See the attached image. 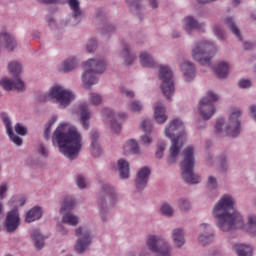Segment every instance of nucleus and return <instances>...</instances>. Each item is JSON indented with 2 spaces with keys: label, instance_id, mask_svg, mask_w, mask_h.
Here are the masks:
<instances>
[{
  "label": "nucleus",
  "instance_id": "obj_1",
  "mask_svg": "<svg viewBox=\"0 0 256 256\" xmlns=\"http://www.w3.org/2000/svg\"><path fill=\"white\" fill-rule=\"evenodd\" d=\"M212 215L220 231L227 233L237 229H243L252 237L256 236V216L248 215L247 222L243 216L235 209V198L231 194H224L214 205Z\"/></svg>",
  "mask_w": 256,
  "mask_h": 256
},
{
  "label": "nucleus",
  "instance_id": "obj_2",
  "mask_svg": "<svg viewBox=\"0 0 256 256\" xmlns=\"http://www.w3.org/2000/svg\"><path fill=\"white\" fill-rule=\"evenodd\" d=\"M52 141L57 142L60 153L70 161L79 157L83 149V136L71 123H60L53 133Z\"/></svg>",
  "mask_w": 256,
  "mask_h": 256
},
{
  "label": "nucleus",
  "instance_id": "obj_3",
  "mask_svg": "<svg viewBox=\"0 0 256 256\" xmlns=\"http://www.w3.org/2000/svg\"><path fill=\"white\" fill-rule=\"evenodd\" d=\"M164 135L172 141L169 149L170 156L167 159V163L168 165H173V163H177V157H179L181 147H183L185 141V125H183L181 120L174 119L169 122L168 126H166Z\"/></svg>",
  "mask_w": 256,
  "mask_h": 256
},
{
  "label": "nucleus",
  "instance_id": "obj_4",
  "mask_svg": "<svg viewBox=\"0 0 256 256\" xmlns=\"http://www.w3.org/2000/svg\"><path fill=\"white\" fill-rule=\"evenodd\" d=\"M117 192L111 184H102L101 190L98 194V211L101 221L106 223L111 219V212L109 207H113L117 203Z\"/></svg>",
  "mask_w": 256,
  "mask_h": 256
},
{
  "label": "nucleus",
  "instance_id": "obj_5",
  "mask_svg": "<svg viewBox=\"0 0 256 256\" xmlns=\"http://www.w3.org/2000/svg\"><path fill=\"white\" fill-rule=\"evenodd\" d=\"M107 69V60L103 58H90L85 63L84 72L82 73V83L85 89L97 85L99 78L97 75L105 73Z\"/></svg>",
  "mask_w": 256,
  "mask_h": 256
},
{
  "label": "nucleus",
  "instance_id": "obj_6",
  "mask_svg": "<svg viewBox=\"0 0 256 256\" xmlns=\"http://www.w3.org/2000/svg\"><path fill=\"white\" fill-rule=\"evenodd\" d=\"M52 99L56 101L60 109H66V107H69L75 101V93L61 85H54L50 88L49 93L38 96L37 101L43 103Z\"/></svg>",
  "mask_w": 256,
  "mask_h": 256
},
{
  "label": "nucleus",
  "instance_id": "obj_7",
  "mask_svg": "<svg viewBox=\"0 0 256 256\" xmlns=\"http://www.w3.org/2000/svg\"><path fill=\"white\" fill-rule=\"evenodd\" d=\"M183 161L180 164L182 171V179L188 185H197L201 183V178L199 175L193 172L195 167V149L188 146L182 152Z\"/></svg>",
  "mask_w": 256,
  "mask_h": 256
},
{
  "label": "nucleus",
  "instance_id": "obj_8",
  "mask_svg": "<svg viewBox=\"0 0 256 256\" xmlns=\"http://www.w3.org/2000/svg\"><path fill=\"white\" fill-rule=\"evenodd\" d=\"M191 51L194 61L206 67L211 66V59L217 55V47L209 40L196 41Z\"/></svg>",
  "mask_w": 256,
  "mask_h": 256
},
{
  "label": "nucleus",
  "instance_id": "obj_9",
  "mask_svg": "<svg viewBox=\"0 0 256 256\" xmlns=\"http://www.w3.org/2000/svg\"><path fill=\"white\" fill-rule=\"evenodd\" d=\"M241 110H234L228 117L227 122L225 119L219 118L216 121V133L217 135H229L230 137H237L241 133Z\"/></svg>",
  "mask_w": 256,
  "mask_h": 256
},
{
  "label": "nucleus",
  "instance_id": "obj_10",
  "mask_svg": "<svg viewBox=\"0 0 256 256\" xmlns=\"http://www.w3.org/2000/svg\"><path fill=\"white\" fill-rule=\"evenodd\" d=\"M146 247L156 256H171L173 248L163 236L149 234L146 238Z\"/></svg>",
  "mask_w": 256,
  "mask_h": 256
},
{
  "label": "nucleus",
  "instance_id": "obj_11",
  "mask_svg": "<svg viewBox=\"0 0 256 256\" xmlns=\"http://www.w3.org/2000/svg\"><path fill=\"white\" fill-rule=\"evenodd\" d=\"M75 205H77V201L73 197H64L60 207L61 221L64 225H69L70 227H77L79 225V216L72 212L75 209Z\"/></svg>",
  "mask_w": 256,
  "mask_h": 256
},
{
  "label": "nucleus",
  "instance_id": "obj_12",
  "mask_svg": "<svg viewBox=\"0 0 256 256\" xmlns=\"http://www.w3.org/2000/svg\"><path fill=\"white\" fill-rule=\"evenodd\" d=\"M159 80L161 81V89L166 99L171 100L175 95V80H173V71L169 66L161 65L159 68Z\"/></svg>",
  "mask_w": 256,
  "mask_h": 256
},
{
  "label": "nucleus",
  "instance_id": "obj_13",
  "mask_svg": "<svg viewBox=\"0 0 256 256\" xmlns=\"http://www.w3.org/2000/svg\"><path fill=\"white\" fill-rule=\"evenodd\" d=\"M214 101H219V96L211 91H208L207 96L199 101L198 113L204 121H209L215 115Z\"/></svg>",
  "mask_w": 256,
  "mask_h": 256
},
{
  "label": "nucleus",
  "instance_id": "obj_14",
  "mask_svg": "<svg viewBox=\"0 0 256 256\" xmlns=\"http://www.w3.org/2000/svg\"><path fill=\"white\" fill-rule=\"evenodd\" d=\"M75 235L77 237L76 244L74 246L75 251H77V253L85 252L93 240L91 237V231H89L87 227L79 226L75 230Z\"/></svg>",
  "mask_w": 256,
  "mask_h": 256
},
{
  "label": "nucleus",
  "instance_id": "obj_15",
  "mask_svg": "<svg viewBox=\"0 0 256 256\" xmlns=\"http://www.w3.org/2000/svg\"><path fill=\"white\" fill-rule=\"evenodd\" d=\"M199 235L197 238L198 245L209 247L215 243V230L209 223H202L199 226Z\"/></svg>",
  "mask_w": 256,
  "mask_h": 256
},
{
  "label": "nucleus",
  "instance_id": "obj_16",
  "mask_svg": "<svg viewBox=\"0 0 256 256\" xmlns=\"http://www.w3.org/2000/svg\"><path fill=\"white\" fill-rule=\"evenodd\" d=\"M21 225V218L19 217V210L13 209L6 214L5 221L3 223L6 233H15Z\"/></svg>",
  "mask_w": 256,
  "mask_h": 256
},
{
  "label": "nucleus",
  "instance_id": "obj_17",
  "mask_svg": "<svg viewBox=\"0 0 256 256\" xmlns=\"http://www.w3.org/2000/svg\"><path fill=\"white\" fill-rule=\"evenodd\" d=\"M1 121L6 129L9 139L14 143V145H17V147H21L23 145V139L17 136V134H15L13 131V123L11 122V118L7 113L1 114Z\"/></svg>",
  "mask_w": 256,
  "mask_h": 256
},
{
  "label": "nucleus",
  "instance_id": "obj_18",
  "mask_svg": "<svg viewBox=\"0 0 256 256\" xmlns=\"http://www.w3.org/2000/svg\"><path fill=\"white\" fill-rule=\"evenodd\" d=\"M104 115H106L110 123L111 131H113V133H121V124H119L116 119L125 121V119H127V114L125 112H121L115 115V113L111 111V109L106 108L104 109Z\"/></svg>",
  "mask_w": 256,
  "mask_h": 256
},
{
  "label": "nucleus",
  "instance_id": "obj_19",
  "mask_svg": "<svg viewBox=\"0 0 256 256\" xmlns=\"http://www.w3.org/2000/svg\"><path fill=\"white\" fill-rule=\"evenodd\" d=\"M0 85L4 91H18L19 93L25 91V82H23L21 78L10 79L4 77L0 80Z\"/></svg>",
  "mask_w": 256,
  "mask_h": 256
},
{
  "label": "nucleus",
  "instance_id": "obj_20",
  "mask_svg": "<svg viewBox=\"0 0 256 256\" xmlns=\"http://www.w3.org/2000/svg\"><path fill=\"white\" fill-rule=\"evenodd\" d=\"M182 29L192 35L195 31H205V23H199L193 16H186L182 21Z\"/></svg>",
  "mask_w": 256,
  "mask_h": 256
},
{
  "label": "nucleus",
  "instance_id": "obj_21",
  "mask_svg": "<svg viewBox=\"0 0 256 256\" xmlns=\"http://www.w3.org/2000/svg\"><path fill=\"white\" fill-rule=\"evenodd\" d=\"M180 70L183 73V78L186 83H191L195 79V73H197V68L195 64L191 61L183 59L179 62Z\"/></svg>",
  "mask_w": 256,
  "mask_h": 256
},
{
  "label": "nucleus",
  "instance_id": "obj_22",
  "mask_svg": "<svg viewBox=\"0 0 256 256\" xmlns=\"http://www.w3.org/2000/svg\"><path fill=\"white\" fill-rule=\"evenodd\" d=\"M151 175V169L144 166L138 170L135 178V187L137 191H143L147 188V183H149V176Z\"/></svg>",
  "mask_w": 256,
  "mask_h": 256
},
{
  "label": "nucleus",
  "instance_id": "obj_23",
  "mask_svg": "<svg viewBox=\"0 0 256 256\" xmlns=\"http://www.w3.org/2000/svg\"><path fill=\"white\" fill-rule=\"evenodd\" d=\"M18 44L15 37L7 32L0 33V51L6 49V51H15L17 49Z\"/></svg>",
  "mask_w": 256,
  "mask_h": 256
},
{
  "label": "nucleus",
  "instance_id": "obj_24",
  "mask_svg": "<svg viewBox=\"0 0 256 256\" xmlns=\"http://www.w3.org/2000/svg\"><path fill=\"white\" fill-rule=\"evenodd\" d=\"M77 114L80 115V124L82 125L83 129L88 131L91 121V111H89V105L85 102L79 104L77 109Z\"/></svg>",
  "mask_w": 256,
  "mask_h": 256
},
{
  "label": "nucleus",
  "instance_id": "obj_25",
  "mask_svg": "<svg viewBox=\"0 0 256 256\" xmlns=\"http://www.w3.org/2000/svg\"><path fill=\"white\" fill-rule=\"evenodd\" d=\"M118 60L124 65H131L135 61V54L131 53V46L129 44H122V48L118 54Z\"/></svg>",
  "mask_w": 256,
  "mask_h": 256
},
{
  "label": "nucleus",
  "instance_id": "obj_26",
  "mask_svg": "<svg viewBox=\"0 0 256 256\" xmlns=\"http://www.w3.org/2000/svg\"><path fill=\"white\" fill-rule=\"evenodd\" d=\"M232 251H234V253H236L237 256H253L255 249L251 244L234 243L232 245Z\"/></svg>",
  "mask_w": 256,
  "mask_h": 256
},
{
  "label": "nucleus",
  "instance_id": "obj_27",
  "mask_svg": "<svg viewBox=\"0 0 256 256\" xmlns=\"http://www.w3.org/2000/svg\"><path fill=\"white\" fill-rule=\"evenodd\" d=\"M154 119L158 125H163V123L167 122L168 117L165 113V106L161 102L154 104Z\"/></svg>",
  "mask_w": 256,
  "mask_h": 256
},
{
  "label": "nucleus",
  "instance_id": "obj_28",
  "mask_svg": "<svg viewBox=\"0 0 256 256\" xmlns=\"http://www.w3.org/2000/svg\"><path fill=\"white\" fill-rule=\"evenodd\" d=\"M172 241L178 249L185 245V230L183 228H173L171 232Z\"/></svg>",
  "mask_w": 256,
  "mask_h": 256
},
{
  "label": "nucleus",
  "instance_id": "obj_29",
  "mask_svg": "<svg viewBox=\"0 0 256 256\" xmlns=\"http://www.w3.org/2000/svg\"><path fill=\"white\" fill-rule=\"evenodd\" d=\"M67 4L72 11V16L76 21H81L83 18V11L81 10V2L79 0H67Z\"/></svg>",
  "mask_w": 256,
  "mask_h": 256
},
{
  "label": "nucleus",
  "instance_id": "obj_30",
  "mask_svg": "<svg viewBox=\"0 0 256 256\" xmlns=\"http://www.w3.org/2000/svg\"><path fill=\"white\" fill-rule=\"evenodd\" d=\"M79 67V58L75 56H70L66 58L63 62L62 69L64 73H71V71H75Z\"/></svg>",
  "mask_w": 256,
  "mask_h": 256
},
{
  "label": "nucleus",
  "instance_id": "obj_31",
  "mask_svg": "<svg viewBox=\"0 0 256 256\" xmlns=\"http://www.w3.org/2000/svg\"><path fill=\"white\" fill-rule=\"evenodd\" d=\"M225 25L227 29H229V31H231V33L235 35L238 41H243V36H241V30H239V26H237V23H235L233 17H226Z\"/></svg>",
  "mask_w": 256,
  "mask_h": 256
},
{
  "label": "nucleus",
  "instance_id": "obj_32",
  "mask_svg": "<svg viewBox=\"0 0 256 256\" xmlns=\"http://www.w3.org/2000/svg\"><path fill=\"white\" fill-rule=\"evenodd\" d=\"M41 217H43V210L41 207L35 206L26 213L25 222L33 223V221H39Z\"/></svg>",
  "mask_w": 256,
  "mask_h": 256
},
{
  "label": "nucleus",
  "instance_id": "obj_33",
  "mask_svg": "<svg viewBox=\"0 0 256 256\" xmlns=\"http://www.w3.org/2000/svg\"><path fill=\"white\" fill-rule=\"evenodd\" d=\"M229 70V63L225 61L219 62L214 69L216 77H218V79H227L229 75Z\"/></svg>",
  "mask_w": 256,
  "mask_h": 256
},
{
  "label": "nucleus",
  "instance_id": "obj_34",
  "mask_svg": "<svg viewBox=\"0 0 256 256\" xmlns=\"http://www.w3.org/2000/svg\"><path fill=\"white\" fill-rule=\"evenodd\" d=\"M7 71L14 79H19V75L23 73V65H21L17 60H12L7 65Z\"/></svg>",
  "mask_w": 256,
  "mask_h": 256
},
{
  "label": "nucleus",
  "instance_id": "obj_35",
  "mask_svg": "<svg viewBox=\"0 0 256 256\" xmlns=\"http://www.w3.org/2000/svg\"><path fill=\"white\" fill-rule=\"evenodd\" d=\"M30 237L36 249H41L42 247H45V236L41 234V231H39L38 229L32 230V232L30 233Z\"/></svg>",
  "mask_w": 256,
  "mask_h": 256
},
{
  "label": "nucleus",
  "instance_id": "obj_36",
  "mask_svg": "<svg viewBox=\"0 0 256 256\" xmlns=\"http://www.w3.org/2000/svg\"><path fill=\"white\" fill-rule=\"evenodd\" d=\"M120 179H129V162L119 159L117 162Z\"/></svg>",
  "mask_w": 256,
  "mask_h": 256
},
{
  "label": "nucleus",
  "instance_id": "obj_37",
  "mask_svg": "<svg viewBox=\"0 0 256 256\" xmlns=\"http://www.w3.org/2000/svg\"><path fill=\"white\" fill-rule=\"evenodd\" d=\"M139 57L142 67H155V59L149 52H141Z\"/></svg>",
  "mask_w": 256,
  "mask_h": 256
},
{
  "label": "nucleus",
  "instance_id": "obj_38",
  "mask_svg": "<svg viewBox=\"0 0 256 256\" xmlns=\"http://www.w3.org/2000/svg\"><path fill=\"white\" fill-rule=\"evenodd\" d=\"M216 161L219 165V169L222 173H227L229 169V162L227 161V154L222 152L216 157Z\"/></svg>",
  "mask_w": 256,
  "mask_h": 256
},
{
  "label": "nucleus",
  "instance_id": "obj_39",
  "mask_svg": "<svg viewBox=\"0 0 256 256\" xmlns=\"http://www.w3.org/2000/svg\"><path fill=\"white\" fill-rule=\"evenodd\" d=\"M177 206L182 213H189L191 211V202L185 197L177 199Z\"/></svg>",
  "mask_w": 256,
  "mask_h": 256
},
{
  "label": "nucleus",
  "instance_id": "obj_40",
  "mask_svg": "<svg viewBox=\"0 0 256 256\" xmlns=\"http://www.w3.org/2000/svg\"><path fill=\"white\" fill-rule=\"evenodd\" d=\"M160 213L163 215V217L171 218L173 215H175V209H173V206H171L169 203H164L160 207Z\"/></svg>",
  "mask_w": 256,
  "mask_h": 256
},
{
  "label": "nucleus",
  "instance_id": "obj_41",
  "mask_svg": "<svg viewBox=\"0 0 256 256\" xmlns=\"http://www.w3.org/2000/svg\"><path fill=\"white\" fill-rule=\"evenodd\" d=\"M127 3L129 5L130 11L133 13H141L143 11V4L141 3V0H127Z\"/></svg>",
  "mask_w": 256,
  "mask_h": 256
},
{
  "label": "nucleus",
  "instance_id": "obj_42",
  "mask_svg": "<svg viewBox=\"0 0 256 256\" xmlns=\"http://www.w3.org/2000/svg\"><path fill=\"white\" fill-rule=\"evenodd\" d=\"M165 149H167V143L163 140H159L156 144V159H163V153H165Z\"/></svg>",
  "mask_w": 256,
  "mask_h": 256
},
{
  "label": "nucleus",
  "instance_id": "obj_43",
  "mask_svg": "<svg viewBox=\"0 0 256 256\" xmlns=\"http://www.w3.org/2000/svg\"><path fill=\"white\" fill-rule=\"evenodd\" d=\"M26 201L27 200L25 199L24 196L12 197L9 200L8 205H10V207H14V209H17V205H20V207H23Z\"/></svg>",
  "mask_w": 256,
  "mask_h": 256
},
{
  "label": "nucleus",
  "instance_id": "obj_44",
  "mask_svg": "<svg viewBox=\"0 0 256 256\" xmlns=\"http://www.w3.org/2000/svg\"><path fill=\"white\" fill-rule=\"evenodd\" d=\"M88 100L92 105H101V103H103V96L96 92H90Z\"/></svg>",
  "mask_w": 256,
  "mask_h": 256
},
{
  "label": "nucleus",
  "instance_id": "obj_45",
  "mask_svg": "<svg viewBox=\"0 0 256 256\" xmlns=\"http://www.w3.org/2000/svg\"><path fill=\"white\" fill-rule=\"evenodd\" d=\"M140 129H142L143 133H152L153 132V122H151V120L145 118L140 124Z\"/></svg>",
  "mask_w": 256,
  "mask_h": 256
},
{
  "label": "nucleus",
  "instance_id": "obj_46",
  "mask_svg": "<svg viewBox=\"0 0 256 256\" xmlns=\"http://www.w3.org/2000/svg\"><path fill=\"white\" fill-rule=\"evenodd\" d=\"M128 109L132 113H140L143 110V104L137 100H134L128 104Z\"/></svg>",
  "mask_w": 256,
  "mask_h": 256
},
{
  "label": "nucleus",
  "instance_id": "obj_47",
  "mask_svg": "<svg viewBox=\"0 0 256 256\" xmlns=\"http://www.w3.org/2000/svg\"><path fill=\"white\" fill-rule=\"evenodd\" d=\"M126 149L133 155H137L139 153V144H137V141L135 140H129L126 144Z\"/></svg>",
  "mask_w": 256,
  "mask_h": 256
},
{
  "label": "nucleus",
  "instance_id": "obj_48",
  "mask_svg": "<svg viewBox=\"0 0 256 256\" xmlns=\"http://www.w3.org/2000/svg\"><path fill=\"white\" fill-rule=\"evenodd\" d=\"M57 121V116H53L47 123V126L44 130V138L47 140L49 137H51V127H53V124Z\"/></svg>",
  "mask_w": 256,
  "mask_h": 256
},
{
  "label": "nucleus",
  "instance_id": "obj_49",
  "mask_svg": "<svg viewBox=\"0 0 256 256\" xmlns=\"http://www.w3.org/2000/svg\"><path fill=\"white\" fill-rule=\"evenodd\" d=\"M213 33L217 39H225V31H223V27L221 25H215L213 27Z\"/></svg>",
  "mask_w": 256,
  "mask_h": 256
},
{
  "label": "nucleus",
  "instance_id": "obj_50",
  "mask_svg": "<svg viewBox=\"0 0 256 256\" xmlns=\"http://www.w3.org/2000/svg\"><path fill=\"white\" fill-rule=\"evenodd\" d=\"M7 191H9V182L3 181L0 184V199L7 197Z\"/></svg>",
  "mask_w": 256,
  "mask_h": 256
},
{
  "label": "nucleus",
  "instance_id": "obj_51",
  "mask_svg": "<svg viewBox=\"0 0 256 256\" xmlns=\"http://www.w3.org/2000/svg\"><path fill=\"white\" fill-rule=\"evenodd\" d=\"M96 49H97V40H95L94 38L89 39L86 44V51L88 53H93V51H95Z\"/></svg>",
  "mask_w": 256,
  "mask_h": 256
},
{
  "label": "nucleus",
  "instance_id": "obj_52",
  "mask_svg": "<svg viewBox=\"0 0 256 256\" xmlns=\"http://www.w3.org/2000/svg\"><path fill=\"white\" fill-rule=\"evenodd\" d=\"M111 33H115V26L111 24H105L102 28V35H104L105 37H109Z\"/></svg>",
  "mask_w": 256,
  "mask_h": 256
},
{
  "label": "nucleus",
  "instance_id": "obj_53",
  "mask_svg": "<svg viewBox=\"0 0 256 256\" xmlns=\"http://www.w3.org/2000/svg\"><path fill=\"white\" fill-rule=\"evenodd\" d=\"M14 131L17 133V135H21L22 137H25V135H27V128L21 123H17L15 125Z\"/></svg>",
  "mask_w": 256,
  "mask_h": 256
},
{
  "label": "nucleus",
  "instance_id": "obj_54",
  "mask_svg": "<svg viewBox=\"0 0 256 256\" xmlns=\"http://www.w3.org/2000/svg\"><path fill=\"white\" fill-rule=\"evenodd\" d=\"M76 185L79 189H87V179L81 175H78L76 178Z\"/></svg>",
  "mask_w": 256,
  "mask_h": 256
},
{
  "label": "nucleus",
  "instance_id": "obj_55",
  "mask_svg": "<svg viewBox=\"0 0 256 256\" xmlns=\"http://www.w3.org/2000/svg\"><path fill=\"white\" fill-rule=\"evenodd\" d=\"M252 85L253 84L251 83V80H249V79H240L238 81V87L240 89H251Z\"/></svg>",
  "mask_w": 256,
  "mask_h": 256
},
{
  "label": "nucleus",
  "instance_id": "obj_56",
  "mask_svg": "<svg viewBox=\"0 0 256 256\" xmlns=\"http://www.w3.org/2000/svg\"><path fill=\"white\" fill-rule=\"evenodd\" d=\"M91 153L94 157H101L103 151L101 150V146L98 144H91Z\"/></svg>",
  "mask_w": 256,
  "mask_h": 256
},
{
  "label": "nucleus",
  "instance_id": "obj_57",
  "mask_svg": "<svg viewBox=\"0 0 256 256\" xmlns=\"http://www.w3.org/2000/svg\"><path fill=\"white\" fill-rule=\"evenodd\" d=\"M151 133H144V135L141 136V143L143 145H151L153 143V137L150 136Z\"/></svg>",
  "mask_w": 256,
  "mask_h": 256
},
{
  "label": "nucleus",
  "instance_id": "obj_58",
  "mask_svg": "<svg viewBox=\"0 0 256 256\" xmlns=\"http://www.w3.org/2000/svg\"><path fill=\"white\" fill-rule=\"evenodd\" d=\"M91 145L99 143V132L97 130H92L90 132Z\"/></svg>",
  "mask_w": 256,
  "mask_h": 256
},
{
  "label": "nucleus",
  "instance_id": "obj_59",
  "mask_svg": "<svg viewBox=\"0 0 256 256\" xmlns=\"http://www.w3.org/2000/svg\"><path fill=\"white\" fill-rule=\"evenodd\" d=\"M207 185L210 189H217V178L209 176Z\"/></svg>",
  "mask_w": 256,
  "mask_h": 256
},
{
  "label": "nucleus",
  "instance_id": "obj_60",
  "mask_svg": "<svg viewBox=\"0 0 256 256\" xmlns=\"http://www.w3.org/2000/svg\"><path fill=\"white\" fill-rule=\"evenodd\" d=\"M39 3H44L45 5H61L63 0H38Z\"/></svg>",
  "mask_w": 256,
  "mask_h": 256
},
{
  "label": "nucleus",
  "instance_id": "obj_61",
  "mask_svg": "<svg viewBox=\"0 0 256 256\" xmlns=\"http://www.w3.org/2000/svg\"><path fill=\"white\" fill-rule=\"evenodd\" d=\"M121 94L124 97H128V99H133V97H135V92H133V91H131L129 89H126V88H122Z\"/></svg>",
  "mask_w": 256,
  "mask_h": 256
},
{
  "label": "nucleus",
  "instance_id": "obj_62",
  "mask_svg": "<svg viewBox=\"0 0 256 256\" xmlns=\"http://www.w3.org/2000/svg\"><path fill=\"white\" fill-rule=\"evenodd\" d=\"M38 153H40V155H42V157H48V155H49L47 148H45V146L43 144H39Z\"/></svg>",
  "mask_w": 256,
  "mask_h": 256
},
{
  "label": "nucleus",
  "instance_id": "obj_63",
  "mask_svg": "<svg viewBox=\"0 0 256 256\" xmlns=\"http://www.w3.org/2000/svg\"><path fill=\"white\" fill-rule=\"evenodd\" d=\"M148 7L151 9H159V0H146Z\"/></svg>",
  "mask_w": 256,
  "mask_h": 256
},
{
  "label": "nucleus",
  "instance_id": "obj_64",
  "mask_svg": "<svg viewBox=\"0 0 256 256\" xmlns=\"http://www.w3.org/2000/svg\"><path fill=\"white\" fill-rule=\"evenodd\" d=\"M249 109H250V116L256 122V105H250Z\"/></svg>",
  "mask_w": 256,
  "mask_h": 256
}]
</instances>
